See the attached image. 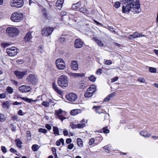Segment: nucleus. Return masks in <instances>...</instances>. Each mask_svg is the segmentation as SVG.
<instances>
[{
    "label": "nucleus",
    "instance_id": "obj_29",
    "mask_svg": "<svg viewBox=\"0 0 158 158\" xmlns=\"http://www.w3.org/2000/svg\"><path fill=\"white\" fill-rule=\"evenodd\" d=\"M31 148L33 151L36 152L39 149V146L37 144H34L32 146Z\"/></svg>",
    "mask_w": 158,
    "mask_h": 158
},
{
    "label": "nucleus",
    "instance_id": "obj_9",
    "mask_svg": "<svg viewBox=\"0 0 158 158\" xmlns=\"http://www.w3.org/2000/svg\"><path fill=\"white\" fill-rule=\"evenodd\" d=\"M67 99L70 102H74L77 98V95L73 93L69 94L66 97Z\"/></svg>",
    "mask_w": 158,
    "mask_h": 158
},
{
    "label": "nucleus",
    "instance_id": "obj_47",
    "mask_svg": "<svg viewBox=\"0 0 158 158\" xmlns=\"http://www.w3.org/2000/svg\"><path fill=\"white\" fill-rule=\"evenodd\" d=\"M104 63L106 65H110L112 64V62L110 60H105Z\"/></svg>",
    "mask_w": 158,
    "mask_h": 158
},
{
    "label": "nucleus",
    "instance_id": "obj_35",
    "mask_svg": "<svg viewBox=\"0 0 158 158\" xmlns=\"http://www.w3.org/2000/svg\"><path fill=\"white\" fill-rule=\"evenodd\" d=\"M85 123H80L77 124V126L78 128L81 129L85 127Z\"/></svg>",
    "mask_w": 158,
    "mask_h": 158
},
{
    "label": "nucleus",
    "instance_id": "obj_2",
    "mask_svg": "<svg viewBox=\"0 0 158 158\" xmlns=\"http://www.w3.org/2000/svg\"><path fill=\"white\" fill-rule=\"evenodd\" d=\"M57 83L58 85L63 89L67 87L69 83L67 77L64 75L60 76L57 79Z\"/></svg>",
    "mask_w": 158,
    "mask_h": 158
},
{
    "label": "nucleus",
    "instance_id": "obj_12",
    "mask_svg": "<svg viewBox=\"0 0 158 158\" xmlns=\"http://www.w3.org/2000/svg\"><path fill=\"white\" fill-rule=\"evenodd\" d=\"M19 90L22 93H27L31 91V88L28 85H22L19 87Z\"/></svg>",
    "mask_w": 158,
    "mask_h": 158
},
{
    "label": "nucleus",
    "instance_id": "obj_44",
    "mask_svg": "<svg viewBox=\"0 0 158 158\" xmlns=\"http://www.w3.org/2000/svg\"><path fill=\"white\" fill-rule=\"evenodd\" d=\"M5 119V118L3 114L0 113V121L3 122Z\"/></svg>",
    "mask_w": 158,
    "mask_h": 158
},
{
    "label": "nucleus",
    "instance_id": "obj_25",
    "mask_svg": "<svg viewBox=\"0 0 158 158\" xmlns=\"http://www.w3.org/2000/svg\"><path fill=\"white\" fill-rule=\"evenodd\" d=\"M134 38L138 37H142L145 36L137 32H134L133 34Z\"/></svg>",
    "mask_w": 158,
    "mask_h": 158
},
{
    "label": "nucleus",
    "instance_id": "obj_1",
    "mask_svg": "<svg viewBox=\"0 0 158 158\" xmlns=\"http://www.w3.org/2000/svg\"><path fill=\"white\" fill-rule=\"evenodd\" d=\"M131 10L134 13H139L141 11L140 9V4L139 1L136 0L135 2V4H127L122 7V11L123 13L128 12Z\"/></svg>",
    "mask_w": 158,
    "mask_h": 158
},
{
    "label": "nucleus",
    "instance_id": "obj_30",
    "mask_svg": "<svg viewBox=\"0 0 158 158\" xmlns=\"http://www.w3.org/2000/svg\"><path fill=\"white\" fill-rule=\"evenodd\" d=\"M79 10L81 12H82L83 13L88 14L89 13V11L87 10L86 8H84L82 7L80 8L79 9Z\"/></svg>",
    "mask_w": 158,
    "mask_h": 158
},
{
    "label": "nucleus",
    "instance_id": "obj_33",
    "mask_svg": "<svg viewBox=\"0 0 158 158\" xmlns=\"http://www.w3.org/2000/svg\"><path fill=\"white\" fill-rule=\"evenodd\" d=\"M88 79L91 81L95 82L96 80V77L93 75H91L88 77Z\"/></svg>",
    "mask_w": 158,
    "mask_h": 158
},
{
    "label": "nucleus",
    "instance_id": "obj_10",
    "mask_svg": "<svg viewBox=\"0 0 158 158\" xmlns=\"http://www.w3.org/2000/svg\"><path fill=\"white\" fill-rule=\"evenodd\" d=\"M27 72V71L26 70L22 72L15 71L14 72V74L18 78L20 79L22 78L26 74Z\"/></svg>",
    "mask_w": 158,
    "mask_h": 158
},
{
    "label": "nucleus",
    "instance_id": "obj_36",
    "mask_svg": "<svg viewBox=\"0 0 158 158\" xmlns=\"http://www.w3.org/2000/svg\"><path fill=\"white\" fill-rule=\"evenodd\" d=\"M101 107V106H93V108H95L96 109L95 110H96V112L97 113H98V114H101V113H102V112H100L98 111V110H99V108H100Z\"/></svg>",
    "mask_w": 158,
    "mask_h": 158
},
{
    "label": "nucleus",
    "instance_id": "obj_13",
    "mask_svg": "<svg viewBox=\"0 0 158 158\" xmlns=\"http://www.w3.org/2000/svg\"><path fill=\"white\" fill-rule=\"evenodd\" d=\"M52 88L58 94L60 95H62L63 91L58 88L55 82H53L52 83Z\"/></svg>",
    "mask_w": 158,
    "mask_h": 158
},
{
    "label": "nucleus",
    "instance_id": "obj_45",
    "mask_svg": "<svg viewBox=\"0 0 158 158\" xmlns=\"http://www.w3.org/2000/svg\"><path fill=\"white\" fill-rule=\"evenodd\" d=\"M70 126L73 129L77 128V124H74L73 123H70Z\"/></svg>",
    "mask_w": 158,
    "mask_h": 158
},
{
    "label": "nucleus",
    "instance_id": "obj_42",
    "mask_svg": "<svg viewBox=\"0 0 158 158\" xmlns=\"http://www.w3.org/2000/svg\"><path fill=\"white\" fill-rule=\"evenodd\" d=\"M126 2L128 3V4H135V2H134V0H125Z\"/></svg>",
    "mask_w": 158,
    "mask_h": 158
},
{
    "label": "nucleus",
    "instance_id": "obj_18",
    "mask_svg": "<svg viewBox=\"0 0 158 158\" xmlns=\"http://www.w3.org/2000/svg\"><path fill=\"white\" fill-rule=\"evenodd\" d=\"M6 52L7 54L10 56H14L16 55L17 52H15L11 51L8 48L6 49Z\"/></svg>",
    "mask_w": 158,
    "mask_h": 158
},
{
    "label": "nucleus",
    "instance_id": "obj_54",
    "mask_svg": "<svg viewBox=\"0 0 158 158\" xmlns=\"http://www.w3.org/2000/svg\"><path fill=\"white\" fill-rule=\"evenodd\" d=\"M74 147V145L73 143L69 144L68 146V148L69 149H72Z\"/></svg>",
    "mask_w": 158,
    "mask_h": 158
},
{
    "label": "nucleus",
    "instance_id": "obj_40",
    "mask_svg": "<svg viewBox=\"0 0 158 158\" xmlns=\"http://www.w3.org/2000/svg\"><path fill=\"white\" fill-rule=\"evenodd\" d=\"M42 105L45 107H48L49 105V103L47 101H44L42 103Z\"/></svg>",
    "mask_w": 158,
    "mask_h": 158
},
{
    "label": "nucleus",
    "instance_id": "obj_19",
    "mask_svg": "<svg viewBox=\"0 0 158 158\" xmlns=\"http://www.w3.org/2000/svg\"><path fill=\"white\" fill-rule=\"evenodd\" d=\"M64 0H58L56 3V6L59 9L61 8Z\"/></svg>",
    "mask_w": 158,
    "mask_h": 158
},
{
    "label": "nucleus",
    "instance_id": "obj_43",
    "mask_svg": "<svg viewBox=\"0 0 158 158\" xmlns=\"http://www.w3.org/2000/svg\"><path fill=\"white\" fill-rule=\"evenodd\" d=\"M110 146L108 145H106L104 147H103V148L104 149L106 150V152L107 153H109L110 152Z\"/></svg>",
    "mask_w": 158,
    "mask_h": 158
},
{
    "label": "nucleus",
    "instance_id": "obj_21",
    "mask_svg": "<svg viewBox=\"0 0 158 158\" xmlns=\"http://www.w3.org/2000/svg\"><path fill=\"white\" fill-rule=\"evenodd\" d=\"M15 142L16 143V146L19 148H22L21 144L22 143L21 140L19 139H17L15 140Z\"/></svg>",
    "mask_w": 158,
    "mask_h": 158
},
{
    "label": "nucleus",
    "instance_id": "obj_55",
    "mask_svg": "<svg viewBox=\"0 0 158 158\" xmlns=\"http://www.w3.org/2000/svg\"><path fill=\"white\" fill-rule=\"evenodd\" d=\"M43 47L42 46H40L38 47V49L40 52L41 53H42L43 52Z\"/></svg>",
    "mask_w": 158,
    "mask_h": 158
},
{
    "label": "nucleus",
    "instance_id": "obj_58",
    "mask_svg": "<svg viewBox=\"0 0 158 158\" xmlns=\"http://www.w3.org/2000/svg\"><path fill=\"white\" fill-rule=\"evenodd\" d=\"M138 81L144 83L145 82V80L143 78H140L138 79Z\"/></svg>",
    "mask_w": 158,
    "mask_h": 158
},
{
    "label": "nucleus",
    "instance_id": "obj_53",
    "mask_svg": "<svg viewBox=\"0 0 158 158\" xmlns=\"http://www.w3.org/2000/svg\"><path fill=\"white\" fill-rule=\"evenodd\" d=\"M46 128L48 130H51L52 129V127L49 124H47L45 125Z\"/></svg>",
    "mask_w": 158,
    "mask_h": 158
},
{
    "label": "nucleus",
    "instance_id": "obj_34",
    "mask_svg": "<svg viewBox=\"0 0 158 158\" xmlns=\"http://www.w3.org/2000/svg\"><path fill=\"white\" fill-rule=\"evenodd\" d=\"M70 112L71 115H75L78 113V110L77 109L73 110H72Z\"/></svg>",
    "mask_w": 158,
    "mask_h": 158
},
{
    "label": "nucleus",
    "instance_id": "obj_3",
    "mask_svg": "<svg viewBox=\"0 0 158 158\" xmlns=\"http://www.w3.org/2000/svg\"><path fill=\"white\" fill-rule=\"evenodd\" d=\"M6 31L8 35L13 37H15L18 36L19 32V30L14 27H8Z\"/></svg>",
    "mask_w": 158,
    "mask_h": 158
},
{
    "label": "nucleus",
    "instance_id": "obj_50",
    "mask_svg": "<svg viewBox=\"0 0 158 158\" xmlns=\"http://www.w3.org/2000/svg\"><path fill=\"white\" fill-rule=\"evenodd\" d=\"M102 73V70L101 69H99L97 71L96 73L98 75H101Z\"/></svg>",
    "mask_w": 158,
    "mask_h": 158
},
{
    "label": "nucleus",
    "instance_id": "obj_27",
    "mask_svg": "<svg viewBox=\"0 0 158 158\" xmlns=\"http://www.w3.org/2000/svg\"><path fill=\"white\" fill-rule=\"evenodd\" d=\"M77 144L79 147H83V141L81 139L78 138L77 139Z\"/></svg>",
    "mask_w": 158,
    "mask_h": 158
},
{
    "label": "nucleus",
    "instance_id": "obj_24",
    "mask_svg": "<svg viewBox=\"0 0 158 158\" xmlns=\"http://www.w3.org/2000/svg\"><path fill=\"white\" fill-rule=\"evenodd\" d=\"M20 98L23 100L27 102L31 103L32 102H35V101H37V100H33L32 99H29L28 98H26L24 97H20Z\"/></svg>",
    "mask_w": 158,
    "mask_h": 158
},
{
    "label": "nucleus",
    "instance_id": "obj_63",
    "mask_svg": "<svg viewBox=\"0 0 158 158\" xmlns=\"http://www.w3.org/2000/svg\"><path fill=\"white\" fill-rule=\"evenodd\" d=\"M118 79V78L117 77H114V78L111 79V82H114L117 81Z\"/></svg>",
    "mask_w": 158,
    "mask_h": 158
},
{
    "label": "nucleus",
    "instance_id": "obj_49",
    "mask_svg": "<svg viewBox=\"0 0 158 158\" xmlns=\"http://www.w3.org/2000/svg\"><path fill=\"white\" fill-rule=\"evenodd\" d=\"M6 97V94L5 93L0 94V99H4Z\"/></svg>",
    "mask_w": 158,
    "mask_h": 158
},
{
    "label": "nucleus",
    "instance_id": "obj_5",
    "mask_svg": "<svg viewBox=\"0 0 158 158\" xmlns=\"http://www.w3.org/2000/svg\"><path fill=\"white\" fill-rule=\"evenodd\" d=\"M23 17V14L22 13L15 12L12 14L10 19L12 21L17 22H20Z\"/></svg>",
    "mask_w": 158,
    "mask_h": 158
},
{
    "label": "nucleus",
    "instance_id": "obj_15",
    "mask_svg": "<svg viewBox=\"0 0 158 158\" xmlns=\"http://www.w3.org/2000/svg\"><path fill=\"white\" fill-rule=\"evenodd\" d=\"M32 38L31 35V32L30 31L28 32L26 34L24 40L25 42H29Z\"/></svg>",
    "mask_w": 158,
    "mask_h": 158
},
{
    "label": "nucleus",
    "instance_id": "obj_7",
    "mask_svg": "<svg viewBox=\"0 0 158 158\" xmlns=\"http://www.w3.org/2000/svg\"><path fill=\"white\" fill-rule=\"evenodd\" d=\"M56 67L60 70H64L66 68V65L62 59L59 58L56 61Z\"/></svg>",
    "mask_w": 158,
    "mask_h": 158
},
{
    "label": "nucleus",
    "instance_id": "obj_39",
    "mask_svg": "<svg viewBox=\"0 0 158 158\" xmlns=\"http://www.w3.org/2000/svg\"><path fill=\"white\" fill-rule=\"evenodd\" d=\"M149 71L152 73H155L156 72V69L154 68L150 67L149 68Z\"/></svg>",
    "mask_w": 158,
    "mask_h": 158
},
{
    "label": "nucleus",
    "instance_id": "obj_57",
    "mask_svg": "<svg viewBox=\"0 0 158 158\" xmlns=\"http://www.w3.org/2000/svg\"><path fill=\"white\" fill-rule=\"evenodd\" d=\"M72 141V140L70 138H68L66 139V142L67 144L70 143Z\"/></svg>",
    "mask_w": 158,
    "mask_h": 158
},
{
    "label": "nucleus",
    "instance_id": "obj_51",
    "mask_svg": "<svg viewBox=\"0 0 158 158\" xmlns=\"http://www.w3.org/2000/svg\"><path fill=\"white\" fill-rule=\"evenodd\" d=\"M94 142V139L93 138L91 139L89 142V145H92L93 143Z\"/></svg>",
    "mask_w": 158,
    "mask_h": 158
},
{
    "label": "nucleus",
    "instance_id": "obj_6",
    "mask_svg": "<svg viewBox=\"0 0 158 158\" xmlns=\"http://www.w3.org/2000/svg\"><path fill=\"white\" fill-rule=\"evenodd\" d=\"M23 3V0H11L10 1V5L12 7L17 8L22 6Z\"/></svg>",
    "mask_w": 158,
    "mask_h": 158
},
{
    "label": "nucleus",
    "instance_id": "obj_8",
    "mask_svg": "<svg viewBox=\"0 0 158 158\" xmlns=\"http://www.w3.org/2000/svg\"><path fill=\"white\" fill-rule=\"evenodd\" d=\"M54 30V28L52 27H47L44 28L42 31V34L43 35L48 36L50 35Z\"/></svg>",
    "mask_w": 158,
    "mask_h": 158
},
{
    "label": "nucleus",
    "instance_id": "obj_64",
    "mask_svg": "<svg viewBox=\"0 0 158 158\" xmlns=\"http://www.w3.org/2000/svg\"><path fill=\"white\" fill-rule=\"evenodd\" d=\"M115 93L114 92H113L111 93L110 94L108 95V97L110 98L111 97H112L115 96Z\"/></svg>",
    "mask_w": 158,
    "mask_h": 158
},
{
    "label": "nucleus",
    "instance_id": "obj_38",
    "mask_svg": "<svg viewBox=\"0 0 158 158\" xmlns=\"http://www.w3.org/2000/svg\"><path fill=\"white\" fill-rule=\"evenodd\" d=\"M72 76L75 77H79L82 76L79 73H72Z\"/></svg>",
    "mask_w": 158,
    "mask_h": 158
},
{
    "label": "nucleus",
    "instance_id": "obj_52",
    "mask_svg": "<svg viewBox=\"0 0 158 158\" xmlns=\"http://www.w3.org/2000/svg\"><path fill=\"white\" fill-rule=\"evenodd\" d=\"M65 40V38L63 37H61L59 38V41L61 43H62Z\"/></svg>",
    "mask_w": 158,
    "mask_h": 158
},
{
    "label": "nucleus",
    "instance_id": "obj_37",
    "mask_svg": "<svg viewBox=\"0 0 158 158\" xmlns=\"http://www.w3.org/2000/svg\"><path fill=\"white\" fill-rule=\"evenodd\" d=\"M38 131L39 132L43 133L44 134H46L47 132V131L45 129L40 128L38 129Z\"/></svg>",
    "mask_w": 158,
    "mask_h": 158
},
{
    "label": "nucleus",
    "instance_id": "obj_59",
    "mask_svg": "<svg viewBox=\"0 0 158 158\" xmlns=\"http://www.w3.org/2000/svg\"><path fill=\"white\" fill-rule=\"evenodd\" d=\"M9 49L11 51H13L15 52H17V50L16 49L15 47H12L10 48H9Z\"/></svg>",
    "mask_w": 158,
    "mask_h": 158
},
{
    "label": "nucleus",
    "instance_id": "obj_48",
    "mask_svg": "<svg viewBox=\"0 0 158 158\" xmlns=\"http://www.w3.org/2000/svg\"><path fill=\"white\" fill-rule=\"evenodd\" d=\"M114 7L117 8H119L120 6V3L119 2H117L114 3Z\"/></svg>",
    "mask_w": 158,
    "mask_h": 158
},
{
    "label": "nucleus",
    "instance_id": "obj_56",
    "mask_svg": "<svg viewBox=\"0 0 158 158\" xmlns=\"http://www.w3.org/2000/svg\"><path fill=\"white\" fill-rule=\"evenodd\" d=\"M61 142V141L60 140V139L59 140H57L56 143V145L58 146H60Z\"/></svg>",
    "mask_w": 158,
    "mask_h": 158
},
{
    "label": "nucleus",
    "instance_id": "obj_28",
    "mask_svg": "<svg viewBox=\"0 0 158 158\" xmlns=\"http://www.w3.org/2000/svg\"><path fill=\"white\" fill-rule=\"evenodd\" d=\"M6 91L8 93L12 94L13 92V89L12 87L8 86L6 88Z\"/></svg>",
    "mask_w": 158,
    "mask_h": 158
},
{
    "label": "nucleus",
    "instance_id": "obj_41",
    "mask_svg": "<svg viewBox=\"0 0 158 158\" xmlns=\"http://www.w3.org/2000/svg\"><path fill=\"white\" fill-rule=\"evenodd\" d=\"M102 130L103 132L105 133H108L110 132L109 130L108 129L107 127H104Z\"/></svg>",
    "mask_w": 158,
    "mask_h": 158
},
{
    "label": "nucleus",
    "instance_id": "obj_26",
    "mask_svg": "<svg viewBox=\"0 0 158 158\" xmlns=\"http://www.w3.org/2000/svg\"><path fill=\"white\" fill-rule=\"evenodd\" d=\"M42 14L44 17L47 18L48 14L47 12V10L45 8H44L42 9Z\"/></svg>",
    "mask_w": 158,
    "mask_h": 158
},
{
    "label": "nucleus",
    "instance_id": "obj_4",
    "mask_svg": "<svg viewBox=\"0 0 158 158\" xmlns=\"http://www.w3.org/2000/svg\"><path fill=\"white\" fill-rule=\"evenodd\" d=\"M26 80L28 84L34 85L37 84L38 81L37 77L33 74H30L27 77Z\"/></svg>",
    "mask_w": 158,
    "mask_h": 158
},
{
    "label": "nucleus",
    "instance_id": "obj_61",
    "mask_svg": "<svg viewBox=\"0 0 158 158\" xmlns=\"http://www.w3.org/2000/svg\"><path fill=\"white\" fill-rule=\"evenodd\" d=\"M2 45L4 48H6V47L9 46V44L7 43H2Z\"/></svg>",
    "mask_w": 158,
    "mask_h": 158
},
{
    "label": "nucleus",
    "instance_id": "obj_23",
    "mask_svg": "<svg viewBox=\"0 0 158 158\" xmlns=\"http://www.w3.org/2000/svg\"><path fill=\"white\" fill-rule=\"evenodd\" d=\"M2 105L3 108L7 109L9 107V102L8 101L5 102L2 104Z\"/></svg>",
    "mask_w": 158,
    "mask_h": 158
},
{
    "label": "nucleus",
    "instance_id": "obj_11",
    "mask_svg": "<svg viewBox=\"0 0 158 158\" xmlns=\"http://www.w3.org/2000/svg\"><path fill=\"white\" fill-rule=\"evenodd\" d=\"M83 42L81 39H77L75 41L74 46L76 48H80L83 46Z\"/></svg>",
    "mask_w": 158,
    "mask_h": 158
},
{
    "label": "nucleus",
    "instance_id": "obj_16",
    "mask_svg": "<svg viewBox=\"0 0 158 158\" xmlns=\"http://www.w3.org/2000/svg\"><path fill=\"white\" fill-rule=\"evenodd\" d=\"M78 64L76 61L73 60L72 62L71 67L73 70H77L78 68Z\"/></svg>",
    "mask_w": 158,
    "mask_h": 158
},
{
    "label": "nucleus",
    "instance_id": "obj_20",
    "mask_svg": "<svg viewBox=\"0 0 158 158\" xmlns=\"http://www.w3.org/2000/svg\"><path fill=\"white\" fill-rule=\"evenodd\" d=\"M140 134L145 137H149L151 135V134L148 133L146 131H141L140 132Z\"/></svg>",
    "mask_w": 158,
    "mask_h": 158
},
{
    "label": "nucleus",
    "instance_id": "obj_22",
    "mask_svg": "<svg viewBox=\"0 0 158 158\" xmlns=\"http://www.w3.org/2000/svg\"><path fill=\"white\" fill-rule=\"evenodd\" d=\"M92 40L96 42L98 46L100 47H102L103 45V44L102 43L101 41L99 40L96 37H93Z\"/></svg>",
    "mask_w": 158,
    "mask_h": 158
},
{
    "label": "nucleus",
    "instance_id": "obj_60",
    "mask_svg": "<svg viewBox=\"0 0 158 158\" xmlns=\"http://www.w3.org/2000/svg\"><path fill=\"white\" fill-rule=\"evenodd\" d=\"M63 132L64 135V136H66L68 135V131L65 129L64 130Z\"/></svg>",
    "mask_w": 158,
    "mask_h": 158
},
{
    "label": "nucleus",
    "instance_id": "obj_46",
    "mask_svg": "<svg viewBox=\"0 0 158 158\" xmlns=\"http://www.w3.org/2000/svg\"><path fill=\"white\" fill-rule=\"evenodd\" d=\"M1 149L2 151V152L4 153H5L7 152V149L4 146H2L1 147Z\"/></svg>",
    "mask_w": 158,
    "mask_h": 158
},
{
    "label": "nucleus",
    "instance_id": "obj_62",
    "mask_svg": "<svg viewBox=\"0 0 158 158\" xmlns=\"http://www.w3.org/2000/svg\"><path fill=\"white\" fill-rule=\"evenodd\" d=\"M10 151L13 153H16L17 152V151L16 150H15V149L14 148H11L10 149Z\"/></svg>",
    "mask_w": 158,
    "mask_h": 158
},
{
    "label": "nucleus",
    "instance_id": "obj_31",
    "mask_svg": "<svg viewBox=\"0 0 158 158\" xmlns=\"http://www.w3.org/2000/svg\"><path fill=\"white\" fill-rule=\"evenodd\" d=\"M53 128L54 134L55 135H59L58 128L56 127H53Z\"/></svg>",
    "mask_w": 158,
    "mask_h": 158
},
{
    "label": "nucleus",
    "instance_id": "obj_14",
    "mask_svg": "<svg viewBox=\"0 0 158 158\" xmlns=\"http://www.w3.org/2000/svg\"><path fill=\"white\" fill-rule=\"evenodd\" d=\"M63 112V110L61 109H60L59 110H56L55 114L58 117V118L62 121L64 119H65L66 118L64 117L61 114Z\"/></svg>",
    "mask_w": 158,
    "mask_h": 158
},
{
    "label": "nucleus",
    "instance_id": "obj_17",
    "mask_svg": "<svg viewBox=\"0 0 158 158\" xmlns=\"http://www.w3.org/2000/svg\"><path fill=\"white\" fill-rule=\"evenodd\" d=\"M96 86L94 85H92L90 86L87 89V92L89 91L93 94L96 91Z\"/></svg>",
    "mask_w": 158,
    "mask_h": 158
},
{
    "label": "nucleus",
    "instance_id": "obj_32",
    "mask_svg": "<svg viewBox=\"0 0 158 158\" xmlns=\"http://www.w3.org/2000/svg\"><path fill=\"white\" fill-rule=\"evenodd\" d=\"M93 94L89 91L87 92V90L85 94V97L89 98L91 97Z\"/></svg>",
    "mask_w": 158,
    "mask_h": 158
}]
</instances>
